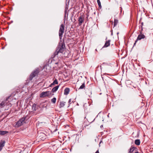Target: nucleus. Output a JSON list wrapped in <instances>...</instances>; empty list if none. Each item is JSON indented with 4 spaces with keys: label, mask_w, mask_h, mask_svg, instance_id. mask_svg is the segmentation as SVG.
Masks as SVG:
<instances>
[{
    "label": "nucleus",
    "mask_w": 153,
    "mask_h": 153,
    "mask_svg": "<svg viewBox=\"0 0 153 153\" xmlns=\"http://www.w3.org/2000/svg\"><path fill=\"white\" fill-rule=\"evenodd\" d=\"M9 97L6 98L5 100L3 101L1 103H0V107L2 108L4 107L5 105H8V103L9 102L8 99Z\"/></svg>",
    "instance_id": "nucleus-6"
},
{
    "label": "nucleus",
    "mask_w": 153,
    "mask_h": 153,
    "mask_svg": "<svg viewBox=\"0 0 153 153\" xmlns=\"http://www.w3.org/2000/svg\"><path fill=\"white\" fill-rule=\"evenodd\" d=\"M143 22H142L141 23V24H140V26H142V27H143Z\"/></svg>",
    "instance_id": "nucleus-26"
},
{
    "label": "nucleus",
    "mask_w": 153,
    "mask_h": 153,
    "mask_svg": "<svg viewBox=\"0 0 153 153\" xmlns=\"http://www.w3.org/2000/svg\"><path fill=\"white\" fill-rule=\"evenodd\" d=\"M51 94V92L49 91L45 92H42L40 95V97H44L48 96Z\"/></svg>",
    "instance_id": "nucleus-4"
},
{
    "label": "nucleus",
    "mask_w": 153,
    "mask_h": 153,
    "mask_svg": "<svg viewBox=\"0 0 153 153\" xmlns=\"http://www.w3.org/2000/svg\"><path fill=\"white\" fill-rule=\"evenodd\" d=\"M71 99H70L69 100V101H68V103H71Z\"/></svg>",
    "instance_id": "nucleus-28"
},
{
    "label": "nucleus",
    "mask_w": 153,
    "mask_h": 153,
    "mask_svg": "<svg viewBox=\"0 0 153 153\" xmlns=\"http://www.w3.org/2000/svg\"><path fill=\"white\" fill-rule=\"evenodd\" d=\"M102 126H101V127H102Z\"/></svg>",
    "instance_id": "nucleus-37"
},
{
    "label": "nucleus",
    "mask_w": 153,
    "mask_h": 153,
    "mask_svg": "<svg viewBox=\"0 0 153 153\" xmlns=\"http://www.w3.org/2000/svg\"><path fill=\"white\" fill-rule=\"evenodd\" d=\"M134 153H139L138 152H134Z\"/></svg>",
    "instance_id": "nucleus-34"
},
{
    "label": "nucleus",
    "mask_w": 153,
    "mask_h": 153,
    "mask_svg": "<svg viewBox=\"0 0 153 153\" xmlns=\"http://www.w3.org/2000/svg\"><path fill=\"white\" fill-rule=\"evenodd\" d=\"M65 103L66 102H60L59 105V108H61L65 106Z\"/></svg>",
    "instance_id": "nucleus-15"
},
{
    "label": "nucleus",
    "mask_w": 153,
    "mask_h": 153,
    "mask_svg": "<svg viewBox=\"0 0 153 153\" xmlns=\"http://www.w3.org/2000/svg\"><path fill=\"white\" fill-rule=\"evenodd\" d=\"M63 45V44L62 43L61 45H59L57 48V49L58 50V51L59 53H62L64 49Z\"/></svg>",
    "instance_id": "nucleus-8"
},
{
    "label": "nucleus",
    "mask_w": 153,
    "mask_h": 153,
    "mask_svg": "<svg viewBox=\"0 0 153 153\" xmlns=\"http://www.w3.org/2000/svg\"><path fill=\"white\" fill-rule=\"evenodd\" d=\"M65 26L63 24H62L60 27V28L59 30V36L60 39H61L63 33L64 32Z\"/></svg>",
    "instance_id": "nucleus-2"
},
{
    "label": "nucleus",
    "mask_w": 153,
    "mask_h": 153,
    "mask_svg": "<svg viewBox=\"0 0 153 153\" xmlns=\"http://www.w3.org/2000/svg\"><path fill=\"white\" fill-rule=\"evenodd\" d=\"M118 23V20L117 19H115L114 20V26L115 27L117 24Z\"/></svg>",
    "instance_id": "nucleus-19"
},
{
    "label": "nucleus",
    "mask_w": 153,
    "mask_h": 153,
    "mask_svg": "<svg viewBox=\"0 0 153 153\" xmlns=\"http://www.w3.org/2000/svg\"><path fill=\"white\" fill-rule=\"evenodd\" d=\"M140 28L141 29L140 30V33H143V27L142 26H140Z\"/></svg>",
    "instance_id": "nucleus-24"
},
{
    "label": "nucleus",
    "mask_w": 153,
    "mask_h": 153,
    "mask_svg": "<svg viewBox=\"0 0 153 153\" xmlns=\"http://www.w3.org/2000/svg\"><path fill=\"white\" fill-rule=\"evenodd\" d=\"M25 119V117H23L20 119L16 123L15 125L16 127H19L23 125V123H24Z\"/></svg>",
    "instance_id": "nucleus-3"
},
{
    "label": "nucleus",
    "mask_w": 153,
    "mask_h": 153,
    "mask_svg": "<svg viewBox=\"0 0 153 153\" xmlns=\"http://www.w3.org/2000/svg\"><path fill=\"white\" fill-rule=\"evenodd\" d=\"M97 1L98 4V5L100 8H101L102 6L101 4V2L100 0H97Z\"/></svg>",
    "instance_id": "nucleus-21"
},
{
    "label": "nucleus",
    "mask_w": 153,
    "mask_h": 153,
    "mask_svg": "<svg viewBox=\"0 0 153 153\" xmlns=\"http://www.w3.org/2000/svg\"><path fill=\"white\" fill-rule=\"evenodd\" d=\"M37 108L36 107V105L35 104H33L32 106V109L33 111H36Z\"/></svg>",
    "instance_id": "nucleus-17"
},
{
    "label": "nucleus",
    "mask_w": 153,
    "mask_h": 153,
    "mask_svg": "<svg viewBox=\"0 0 153 153\" xmlns=\"http://www.w3.org/2000/svg\"><path fill=\"white\" fill-rule=\"evenodd\" d=\"M136 149L135 147H133L131 148H130L129 149V151L128 153H132L131 152L134 151V150Z\"/></svg>",
    "instance_id": "nucleus-18"
},
{
    "label": "nucleus",
    "mask_w": 153,
    "mask_h": 153,
    "mask_svg": "<svg viewBox=\"0 0 153 153\" xmlns=\"http://www.w3.org/2000/svg\"><path fill=\"white\" fill-rule=\"evenodd\" d=\"M39 72V71L38 68H36L35 70L33 71V72L30 74L29 78L30 81L32 80L33 78L38 75V74Z\"/></svg>",
    "instance_id": "nucleus-1"
},
{
    "label": "nucleus",
    "mask_w": 153,
    "mask_h": 153,
    "mask_svg": "<svg viewBox=\"0 0 153 153\" xmlns=\"http://www.w3.org/2000/svg\"><path fill=\"white\" fill-rule=\"evenodd\" d=\"M140 141L139 139H137L135 140L134 143L135 144L137 145H139L140 144Z\"/></svg>",
    "instance_id": "nucleus-16"
},
{
    "label": "nucleus",
    "mask_w": 153,
    "mask_h": 153,
    "mask_svg": "<svg viewBox=\"0 0 153 153\" xmlns=\"http://www.w3.org/2000/svg\"><path fill=\"white\" fill-rule=\"evenodd\" d=\"M70 89L69 88H66L64 91V94L65 95H68Z\"/></svg>",
    "instance_id": "nucleus-10"
},
{
    "label": "nucleus",
    "mask_w": 153,
    "mask_h": 153,
    "mask_svg": "<svg viewBox=\"0 0 153 153\" xmlns=\"http://www.w3.org/2000/svg\"><path fill=\"white\" fill-rule=\"evenodd\" d=\"M102 126H101V127H102Z\"/></svg>",
    "instance_id": "nucleus-38"
},
{
    "label": "nucleus",
    "mask_w": 153,
    "mask_h": 153,
    "mask_svg": "<svg viewBox=\"0 0 153 153\" xmlns=\"http://www.w3.org/2000/svg\"><path fill=\"white\" fill-rule=\"evenodd\" d=\"M40 134L43 137H44V135H45V134L43 133H40Z\"/></svg>",
    "instance_id": "nucleus-27"
},
{
    "label": "nucleus",
    "mask_w": 153,
    "mask_h": 153,
    "mask_svg": "<svg viewBox=\"0 0 153 153\" xmlns=\"http://www.w3.org/2000/svg\"><path fill=\"white\" fill-rule=\"evenodd\" d=\"M57 129H55V130L53 131V132H55V131H57Z\"/></svg>",
    "instance_id": "nucleus-31"
},
{
    "label": "nucleus",
    "mask_w": 153,
    "mask_h": 153,
    "mask_svg": "<svg viewBox=\"0 0 153 153\" xmlns=\"http://www.w3.org/2000/svg\"><path fill=\"white\" fill-rule=\"evenodd\" d=\"M88 16H87V18H88Z\"/></svg>",
    "instance_id": "nucleus-36"
},
{
    "label": "nucleus",
    "mask_w": 153,
    "mask_h": 153,
    "mask_svg": "<svg viewBox=\"0 0 153 153\" xmlns=\"http://www.w3.org/2000/svg\"><path fill=\"white\" fill-rule=\"evenodd\" d=\"M3 149V148L1 147V146H0V151H1V150L2 149Z\"/></svg>",
    "instance_id": "nucleus-29"
},
{
    "label": "nucleus",
    "mask_w": 153,
    "mask_h": 153,
    "mask_svg": "<svg viewBox=\"0 0 153 153\" xmlns=\"http://www.w3.org/2000/svg\"><path fill=\"white\" fill-rule=\"evenodd\" d=\"M120 14L121 13L122 11V8L121 7H120Z\"/></svg>",
    "instance_id": "nucleus-25"
},
{
    "label": "nucleus",
    "mask_w": 153,
    "mask_h": 153,
    "mask_svg": "<svg viewBox=\"0 0 153 153\" xmlns=\"http://www.w3.org/2000/svg\"><path fill=\"white\" fill-rule=\"evenodd\" d=\"M84 20V15H82L80 16L78 18V21L79 22L78 25L79 26L82 25Z\"/></svg>",
    "instance_id": "nucleus-5"
},
{
    "label": "nucleus",
    "mask_w": 153,
    "mask_h": 153,
    "mask_svg": "<svg viewBox=\"0 0 153 153\" xmlns=\"http://www.w3.org/2000/svg\"><path fill=\"white\" fill-rule=\"evenodd\" d=\"M56 98L55 97H54L51 100V101L52 103L54 104L56 103Z\"/></svg>",
    "instance_id": "nucleus-20"
},
{
    "label": "nucleus",
    "mask_w": 153,
    "mask_h": 153,
    "mask_svg": "<svg viewBox=\"0 0 153 153\" xmlns=\"http://www.w3.org/2000/svg\"><path fill=\"white\" fill-rule=\"evenodd\" d=\"M59 87V85L56 86H55V87H54L53 88V89L52 90V92L53 93H54V92H55L58 89Z\"/></svg>",
    "instance_id": "nucleus-12"
},
{
    "label": "nucleus",
    "mask_w": 153,
    "mask_h": 153,
    "mask_svg": "<svg viewBox=\"0 0 153 153\" xmlns=\"http://www.w3.org/2000/svg\"><path fill=\"white\" fill-rule=\"evenodd\" d=\"M5 142L4 140H1L0 142V146L2 148L4 146Z\"/></svg>",
    "instance_id": "nucleus-14"
},
{
    "label": "nucleus",
    "mask_w": 153,
    "mask_h": 153,
    "mask_svg": "<svg viewBox=\"0 0 153 153\" xmlns=\"http://www.w3.org/2000/svg\"><path fill=\"white\" fill-rule=\"evenodd\" d=\"M145 38V36L144 34H143V33H140V34L138 35L136 40L135 41V42H134V46L135 45L138 40H140L142 39H144Z\"/></svg>",
    "instance_id": "nucleus-7"
},
{
    "label": "nucleus",
    "mask_w": 153,
    "mask_h": 153,
    "mask_svg": "<svg viewBox=\"0 0 153 153\" xmlns=\"http://www.w3.org/2000/svg\"><path fill=\"white\" fill-rule=\"evenodd\" d=\"M100 68L101 69H102V66H101V65H100Z\"/></svg>",
    "instance_id": "nucleus-33"
},
{
    "label": "nucleus",
    "mask_w": 153,
    "mask_h": 153,
    "mask_svg": "<svg viewBox=\"0 0 153 153\" xmlns=\"http://www.w3.org/2000/svg\"><path fill=\"white\" fill-rule=\"evenodd\" d=\"M7 133H8L7 131L0 130V135H4Z\"/></svg>",
    "instance_id": "nucleus-13"
},
{
    "label": "nucleus",
    "mask_w": 153,
    "mask_h": 153,
    "mask_svg": "<svg viewBox=\"0 0 153 153\" xmlns=\"http://www.w3.org/2000/svg\"><path fill=\"white\" fill-rule=\"evenodd\" d=\"M86 104H85L84 105V106H84V108H85V106H86Z\"/></svg>",
    "instance_id": "nucleus-32"
},
{
    "label": "nucleus",
    "mask_w": 153,
    "mask_h": 153,
    "mask_svg": "<svg viewBox=\"0 0 153 153\" xmlns=\"http://www.w3.org/2000/svg\"><path fill=\"white\" fill-rule=\"evenodd\" d=\"M95 153H99L98 150H97Z\"/></svg>",
    "instance_id": "nucleus-30"
},
{
    "label": "nucleus",
    "mask_w": 153,
    "mask_h": 153,
    "mask_svg": "<svg viewBox=\"0 0 153 153\" xmlns=\"http://www.w3.org/2000/svg\"><path fill=\"white\" fill-rule=\"evenodd\" d=\"M107 37H106V39H105V40H107Z\"/></svg>",
    "instance_id": "nucleus-35"
},
{
    "label": "nucleus",
    "mask_w": 153,
    "mask_h": 153,
    "mask_svg": "<svg viewBox=\"0 0 153 153\" xmlns=\"http://www.w3.org/2000/svg\"><path fill=\"white\" fill-rule=\"evenodd\" d=\"M110 40H108L106 41L105 43V45H104L103 48H106L109 46L110 45V42H111Z\"/></svg>",
    "instance_id": "nucleus-9"
},
{
    "label": "nucleus",
    "mask_w": 153,
    "mask_h": 153,
    "mask_svg": "<svg viewBox=\"0 0 153 153\" xmlns=\"http://www.w3.org/2000/svg\"><path fill=\"white\" fill-rule=\"evenodd\" d=\"M85 87V83H84L80 87L79 89H82Z\"/></svg>",
    "instance_id": "nucleus-22"
},
{
    "label": "nucleus",
    "mask_w": 153,
    "mask_h": 153,
    "mask_svg": "<svg viewBox=\"0 0 153 153\" xmlns=\"http://www.w3.org/2000/svg\"><path fill=\"white\" fill-rule=\"evenodd\" d=\"M58 84V82L57 80L56 79L53 82V83L50 84L49 87H52L53 85H54L55 84Z\"/></svg>",
    "instance_id": "nucleus-11"
},
{
    "label": "nucleus",
    "mask_w": 153,
    "mask_h": 153,
    "mask_svg": "<svg viewBox=\"0 0 153 153\" xmlns=\"http://www.w3.org/2000/svg\"><path fill=\"white\" fill-rule=\"evenodd\" d=\"M59 53V52L58 51V50L56 49V51L54 53V54L55 56H56V55H57L58 54V53Z\"/></svg>",
    "instance_id": "nucleus-23"
}]
</instances>
